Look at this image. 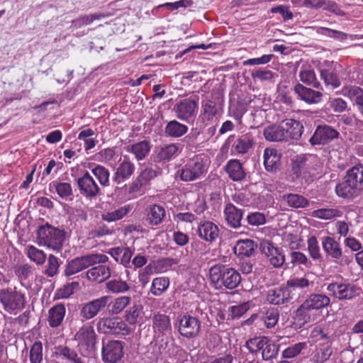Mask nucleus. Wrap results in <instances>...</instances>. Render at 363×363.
Wrapping results in <instances>:
<instances>
[{
  "instance_id": "nucleus-49",
  "label": "nucleus",
  "mask_w": 363,
  "mask_h": 363,
  "mask_svg": "<svg viewBox=\"0 0 363 363\" xmlns=\"http://www.w3.org/2000/svg\"><path fill=\"white\" fill-rule=\"evenodd\" d=\"M269 342V339L264 336L255 337L249 339L245 346L252 354H256L259 350H262L267 342Z\"/></svg>"
},
{
  "instance_id": "nucleus-33",
  "label": "nucleus",
  "mask_w": 363,
  "mask_h": 363,
  "mask_svg": "<svg viewBox=\"0 0 363 363\" xmlns=\"http://www.w3.org/2000/svg\"><path fill=\"white\" fill-rule=\"evenodd\" d=\"M197 232L202 239L212 242L218 238L219 229L213 223L206 221L199 225Z\"/></svg>"
},
{
  "instance_id": "nucleus-9",
  "label": "nucleus",
  "mask_w": 363,
  "mask_h": 363,
  "mask_svg": "<svg viewBox=\"0 0 363 363\" xmlns=\"http://www.w3.org/2000/svg\"><path fill=\"white\" fill-rule=\"evenodd\" d=\"M79 194L84 198L91 200L101 194V189L90 173L84 171L76 179Z\"/></svg>"
},
{
  "instance_id": "nucleus-43",
  "label": "nucleus",
  "mask_w": 363,
  "mask_h": 363,
  "mask_svg": "<svg viewBox=\"0 0 363 363\" xmlns=\"http://www.w3.org/2000/svg\"><path fill=\"white\" fill-rule=\"evenodd\" d=\"M152 324L154 329L157 330L160 333L170 332L172 330L170 318L165 314H155L152 318Z\"/></svg>"
},
{
  "instance_id": "nucleus-47",
  "label": "nucleus",
  "mask_w": 363,
  "mask_h": 363,
  "mask_svg": "<svg viewBox=\"0 0 363 363\" xmlns=\"http://www.w3.org/2000/svg\"><path fill=\"white\" fill-rule=\"evenodd\" d=\"M160 173L161 172L157 166H147L141 170L138 177L147 187L150 182L160 174Z\"/></svg>"
},
{
  "instance_id": "nucleus-54",
  "label": "nucleus",
  "mask_w": 363,
  "mask_h": 363,
  "mask_svg": "<svg viewBox=\"0 0 363 363\" xmlns=\"http://www.w3.org/2000/svg\"><path fill=\"white\" fill-rule=\"evenodd\" d=\"M352 182L363 192V164L353 166L346 171Z\"/></svg>"
},
{
  "instance_id": "nucleus-26",
  "label": "nucleus",
  "mask_w": 363,
  "mask_h": 363,
  "mask_svg": "<svg viewBox=\"0 0 363 363\" xmlns=\"http://www.w3.org/2000/svg\"><path fill=\"white\" fill-rule=\"evenodd\" d=\"M86 276L89 281L101 284L111 277V269L108 266L99 264V265L89 269L86 272Z\"/></svg>"
},
{
  "instance_id": "nucleus-42",
  "label": "nucleus",
  "mask_w": 363,
  "mask_h": 363,
  "mask_svg": "<svg viewBox=\"0 0 363 363\" xmlns=\"http://www.w3.org/2000/svg\"><path fill=\"white\" fill-rule=\"evenodd\" d=\"M187 131L188 127L176 120L168 122L164 128L165 134L172 138L181 137Z\"/></svg>"
},
{
  "instance_id": "nucleus-38",
  "label": "nucleus",
  "mask_w": 363,
  "mask_h": 363,
  "mask_svg": "<svg viewBox=\"0 0 363 363\" xmlns=\"http://www.w3.org/2000/svg\"><path fill=\"white\" fill-rule=\"evenodd\" d=\"M50 186L55 189L57 195L61 199L67 201H72L74 199V193L71 184L54 181L50 183Z\"/></svg>"
},
{
  "instance_id": "nucleus-18",
  "label": "nucleus",
  "mask_w": 363,
  "mask_h": 363,
  "mask_svg": "<svg viewBox=\"0 0 363 363\" xmlns=\"http://www.w3.org/2000/svg\"><path fill=\"white\" fill-rule=\"evenodd\" d=\"M327 290L340 300L351 299L357 295L356 286L349 283H331Z\"/></svg>"
},
{
  "instance_id": "nucleus-34",
  "label": "nucleus",
  "mask_w": 363,
  "mask_h": 363,
  "mask_svg": "<svg viewBox=\"0 0 363 363\" xmlns=\"http://www.w3.org/2000/svg\"><path fill=\"white\" fill-rule=\"evenodd\" d=\"M316 160V157L312 155H298L292 163V172L296 177L301 176L304 170L310 168V164Z\"/></svg>"
},
{
  "instance_id": "nucleus-55",
  "label": "nucleus",
  "mask_w": 363,
  "mask_h": 363,
  "mask_svg": "<svg viewBox=\"0 0 363 363\" xmlns=\"http://www.w3.org/2000/svg\"><path fill=\"white\" fill-rule=\"evenodd\" d=\"M179 147L175 144H170L162 147L157 153L159 161H169L178 154Z\"/></svg>"
},
{
  "instance_id": "nucleus-45",
  "label": "nucleus",
  "mask_w": 363,
  "mask_h": 363,
  "mask_svg": "<svg viewBox=\"0 0 363 363\" xmlns=\"http://www.w3.org/2000/svg\"><path fill=\"white\" fill-rule=\"evenodd\" d=\"M299 77L300 80L307 85L316 89L320 87V83L317 80L314 70L309 67H302L299 72Z\"/></svg>"
},
{
  "instance_id": "nucleus-13",
  "label": "nucleus",
  "mask_w": 363,
  "mask_h": 363,
  "mask_svg": "<svg viewBox=\"0 0 363 363\" xmlns=\"http://www.w3.org/2000/svg\"><path fill=\"white\" fill-rule=\"evenodd\" d=\"M335 191L338 197L347 200H352L357 198L362 193L347 172L342 181L336 184Z\"/></svg>"
},
{
  "instance_id": "nucleus-2",
  "label": "nucleus",
  "mask_w": 363,
  "mask_h": 363,
  "mask_svg": "<svg viewBox=\"0 0 363 363\" xmlns=\"http://www.w3.org/2000/svg\"><path fill=\"white\" fill-rule=\"evenodd\" d=\"M211 281L220 287L225 286L228 289H235L241 281L240 273L233 267L223 264H216L209 269Z\"/></svg>"
},
{
  "instance_id": "nucleus-51",
  "label": "nucleus",
  "mask_w": 363,
  "mask_h": 363,
  "mask_svg": "<svg viewBox=\"0 0 363 363\" xmlns=\"http://www.w3.org/2000/svg\"><path fill=\"white\" fill-rule=\"evenodd\" d=\"M62 262L52 254L49 255L48 257V262L46 269L44 271V274L48 277H53L57 275L59 272V267Z\"/></svg>"
},
{
  "instance_id": "nucleus-17",
  "label": "nucleus",
  "mask_w": 363,
  "mask_h": 363,
  "mask_svg": "<svg viewBox=\"0 0 363 363\" xmlns=\"http://www.w3.org/2000/svg\"><path fill=\"white\" fill-rule=\"evenodd\" d=\"M223 214L226 223L230 228L234 229L242 227L247 228L245 220H243L244 210L228 203L225 206Z\"/></svg>"
},
{
  "instance_id": "nucleus-48",
  "label": "nucleus",
  "mask_w": 363,
  "mask_h": 363,
  "mask_svg": "<svg viewBox=\"0 0 363 363\" xmlns=\"http://www.w3.org/2000/svg\"><path fill=\"white\" fill-rule=\"evenodd\" d=\"M312 310L303 302L295 311V320L300 326L309 323L313 320L311 311Z\"/></svg>"
},
{
  "instance_id": "nucleus-40",
  "label": "nucleus",
  "mask_w": 363,
  "mask_h": 363,
  "mask_svg": "<svg viewBox=\"0 0 363 363\" xmlns=\"http://www.w3.org/2000/svg\"><path fill=\"white\" fill-rule=\"evenodd\" d=\"M151 146L147 140H143L127 147V151L133 153L137 160H142L149 154Z\"/></svg>"
},
{
  "instance_id": "nucleus-19",
  "label": "nucleus",
  "mask_w": 363,
  "mask_h": 363,
  "mask_svg": "<svg viewBox=\"0 0 363 363\" xmlns=\"http://www.w3.org/2000/svg\"><path fill=\"white\" fill-rule=\"evenodd\" d=\"M232 144L233 150L237 154H245L252 147L254 138L250 133L243 134L235 138L234 135H230L227 140V144Z\"/></svg>"
},
{
  "instance_id": "nucleus-3",
  "label": "nucleus",
  "mask_w": 363,
  "mask_h": 363,
  "mask_svg": "<svg viewBox=\"0 0 363 363\" xmlns=\"http://www.w3.org/2000/svg\"><path fill=\"white\" fill-rule=\"evenodd\" d=\"M0 303L6 312L11 315H17L26 306V296L16 288L1 289Z\"/></svg>"
},
{
  "instance_id": "nucleus-15",
  "label": "nucleus",
  "mask_w": 363,
  "mask_h": 363,
  "mask_svg": "<svg viewBox=\"0 0 363 363\" xmlns=\"http://www.w3.org/2000/svg\"><path fill=\"white\" fill-rule=\"evenodd\" d=\"M339 136V132L333 127L328 125H318L309 142L312 145H325Z\"/></svg>"
},
{
  "instance_id": "nucleus-8",
  "label": "nucleus",
  "mask_w": 363,
  "mask_h": 363,
  "mask_svg": "<svg viewBox=\"0 0 363 363\" xmlns=\"http://www.w3.org/2000/svg\"><path fill=\"white\" fill-rule=\"evenodd\" d=\"M198 102V96L186 98L178 101L174 105L172 111L179 120L190 122L195 118Z\"/></svg>"
},
{
  "instance_id": "nucleus-62",
  "label": "nucleus",
  "mask_w": 363,
  "mask_h": 363,
  "mask_svg": "<svg viewBox=\"0 0 363 363\" xmlns=\"http://www.w3.org/2000/svg\"><path fill=\"white\" fill-rule=\"evenodd\" d=\"M279 352V345H275L274 343L271 342L269 340L267 342V345H264L262 352V359L264 361L271 360L273 358H275Z\"/></svg>"
},
{
  "instance_id": "nucleus-25",
  "label": "nucleus",
  "mask_w": 363,
  "mask_h": 363,
  "mask_svg": "<svg viewBox=\"0 0 363 363\" xmlns=\"http://www.w3.org/2000/svg\"><path fill=\"white\" fill-rule=\"evenodd\" d=\"M342 93L350 99L363 118V89L357 86H345L342 88Z\"/></svg>"
},
{
  "instance_id": "nucleus-63",
  "label": "nucleus",
  "mask_w": 363,
  "mask_h": 363,
  "mask_svg": "<svg viewBox=\"0 0 363 363\" xmlns=\"http://www.w3.org/2000/svg\"><path fill=\"white\" fill-rule=\"evenodd\" d=\"M130 302L129 296H123L116 298L112 303L111 312L113 314L120 313Z\"/></svg>"
},
{
  "instance_id": "nucleus-1",
  "label": "nucleus",
  "mask_w": 363,
  "mask_h": 363,
  "mask_svg": "<svg viewBox=\"0 0 363 363\" xmlns=\"http://www.w3.org/2000/svg\"><path fill=\"white\" fill-rule=\"evenodd\" d=\"M65 235L66 233L64 230L54 227L48 223L40 225L37 230L38 245L57 252L62 248Z\"/></svg>"
},
{
  "instance_id": "nucleus-56",
  "label": "nucleus",
  "mask_w": 363,
  "mask_h": 363,
  "mask_svg": "<svg viewBox=\"0 0 363 363\" xmlns=\"http://www.w3.org/2000/svg\"><path fill=\"white\" fill-rule=\"evenodd\" d=\"M28 257L38 265H43L47 258L46 254L41 250H39L33 245H29L27 247Z\"/></svg>"
},
{
  "instance_id": "nucleus-27",
  "label": "nucleus",
  "mask_w": 363,
  "mask_h": 363,
  "mask_svg": "<svg viewBox=\"0 0 363 363\" xmlns=\"http://www.w3.org/2000/svg\"><path fill=\"white\" fill-rule=\"evenodd\" d=\"M264 165L267 172H276L280 167L281 155L277 150L267 147L264 151Z\"/></svg>"
},
{
  "instance_id": "nucleus-57",
  "label": "nucleus",
  "mask_w": 363,
  "mask_h": 363,
  "mask_svg": "<svg viewBox=\"0 0 363 363\" xmlns=\"http://www.w3.org/2000/svg\"><path fill=\"white\" fill-rule=\"evenodd\" d=\"M147 186L137 177L132 182L127 186V192L133 197H137L145 194Z\"/></svg>"
},
{
  "instance_id": "nucleus-52",
  "label": "nucleus",
  "mask_w": 363,
  "mask_h": 363,
  "mask_svg": "<svg viewBox=\"0 0 363 363\" xmlns=\"http://www.w3.org/2000/svg\"><path fill=\"white\" fill-rule=\"evenodd\" d=\"M143 307L140 304H135L125 311V320L130 325H135L142 318Z\"/></svg>"
},
{
  "instance_id": "nucleus-22",
  "label": "nucleus",
  "mask_w": 363,
  "mask_h": 363,
  "mask_svg": "<svg viewBox=\"0 0 363 363\" xmlns=\"http://www.w3.org/2000/svg\"><path fill=\"white\" fill-rule=\"evenodd\" d=\"M145 220L148 225L157 226L165 219L166 211L162 206L150 204L145 208Z\"/></svg>"
},
{
  "instance_id": "nucleus-46",
  "label": "nucleus",
  "mask_w": 363,
  "mask_h": 363,
  "mask_svg": "<svg viewBox=\"0 0 363 363\" xmlns=\"http://www.w3.org/2000/svg\"><path fill=\"white\" fill-rule=\"evenodd\" d=\"M91 172L101 186L106 187L110 185V172L107 168L102 165L96 164L91 169Z\"/></svg>"
},
{
  "instance_id": "nucleus-39",
  "label": "nucleus",
  "mask_w": 363,
  "mask_h": 363,
  "mask_svg": "<svg viewBox=\"0 0 363 363\" xmlns=\"http://www.w3.org/2000/svg\"><path fill=\"white\" fill-rule=\"evenodd\" d=\"M106 289L112 294H123L130 289L129 284L120 277L113 275L112 279L105 284Z\"/></svg>"
},
{
  "instance_id": "nucleus-5",
  "label": "nucleus",
  "mask_w": 363,
  "mask_h": 363,
  "mask_svg": "<svg viewBox=\"0 0 363 363\" xmlns=\"http://www.w3.org/2000/svg\"><path fill=\"white\" fill-rule=\"evenodd\" d=\"M175 327L180 335L187 339H193L200 333L201 323L196 316L184 314L177 317Z\"/></svg>"
},
{
  "instance_id": "nucleus-12",
  "label": "nucleus",
  "mask_w": 363,
  "mask_h": 363,
  "mask_svg": "<svg viewBox=\"0 0 363 363\" xmlns=\"http://www.w3.org/2000/svg\"><path fill=\"white\" fill-rule=\"evenodd\" d=\"M262 254L264 255L269 263L276 268L281 267L285 262V256L281 248H279L269 240H262L259 245Z\"/></svg>"
},
{
  "instance_id": "nucleus-28",
  "label": "nucleus",
  "mask_w": 363,
  "mask_h": 363,
  "mask_svg": "<svg viewBox=\"0 0 363 363\" xmlns=\"http://www.w3.org/2000/svg\"><path fill=\"white\" fill-rule=\"evenodd\" d=\"M283 123L286 140L290 139L298 140L301 138L303 131V126L299 121L294 119H286L283 121Z\"/></svg>"
},
{
  "instance_id": "nucleus-16",
  "label": "nucleus",
  "mask_w": 363,
  "mask_h": 363,
  "mask_svg": "<svg viewBox=\"0 0 363 363\" xmlns=\"http://www.w3.org/2000/svg\"><path fill=\"white\" fill-rule=\"evenodd\" d=\"M292 299V291L286 286L271 288L266 292V300L272 305L287 304Z\"/></svg>"
},
{
  "instance_id": "nucleus-32",
  "label": "nucleus",
  "mask_w": 363,
  "mask_h": 363,
  "mask_svg": "<svg viewBox=\"0 0 363 363\" xmlns=\"http://www.w3.org/2000/svg\"><path fill=\"white\" fill-rule=\"evenodd\" d=\"M323 249L325 254L336 262L342 257V250L339 242L333 238L327 236L322 240Z\"/></svg>"
},
{
  "instance_id": "nucleus-50",
  "label": "nucleus",
  "mask_w": 363,
  "mask_h": 363,
  "mask_svg": "<svg viewBox=\"0 0 363 363\" xmlns=\"http://www.w3.org/2000/svg\"><path fill=\"white\" fill-rule=\"evenodd\" d=\"M201 108L203 119L206 121L212 120L217 115L218 111L216 103L209 99L202 102Z\"/></svg>"
},
{
  "instance_id": "nucleus-7",
  "label": "nucleus",
  "mask_w": 363,
  "mask_h": 363,
  "mask_svg": "<svg viewBox=\"0 0 363 363\" xmlns=\"http://www.w3.org/2000/svg\"><path fill=\"white\" fill-rule=\"evenodd\" d=\"M74 339L77 342L79 350H83L92 356L94 354L96 335L93 326L90 325H83L76 333Z\"/></svg>"
},
{
  "instance_id": "nucleus-53",
  "label": "nucleus",
  "mask_w": 363,
  "mask_h": 363,
  "mask_svg": "<svg viewBox=\"0 0 363 363\" xmlns=\"http://www.w3.org/2000/svg\"><path fill=\"white\" fill-rule=\"evenodd\" d=\"M169 279L167 277H157L152 280L151 293L157 296L162 295L168 288Z\"/></svg>"
},
{
  "instance_id": "nucleus-21",
  "label": "nucleus",
  "mask_w": 363,
  "mask_h": 363,
  "mask_svg": "<svg viewBox=\"0 0 363 363\" xmlns=\"http://www.w3.org/2000/svg\"><path fill=\"white\" fill-rule=\"evenodd\" d=\"M135 165L128 156H124L123 160L118 164L113 177V181L121 184L128 180L135 172Z\"/></svg>"
},
{
  "instance_id": "nucleus-59",
  "label": "nucleus",
  "mask_w": 363,
  "mask_h": 363,
  "mask_svg": "<svg viewBox=\"0 0 363 363\" xmlns=\"http://www.w3.org/2000/svg\"><path fill=\"white\" fill-rule=\"evenodd\" d=\"M316 33L340 40H345L347 38V34L345 33L325 27L316 28Z\"/></svg>"
},
{
  "instance_id": "nucleus-24",
  "label": "nucleus",
  "mask_w": 363,
  "mask_h": 363,
  "mask_svg": "<svg viewBox=\"0 0 363 363\" xmlns=\"http://www.w3.org/2000/svg\"><path fill=\"white\" fill-rule=\"evenodd\" d=\"M294 91L300 100L309 104H318L322 100L323 94L320 91L306 87L300 83L294 86Z\"/></svg>"
},
{
  "instance_id": "nucleus-58",
  "label": "nucleus",
  "mask_w": 363,
  "mask_h": 363,
  "mask_svg": "<svg viewBox=\"0 0 363 363\" xmlns=\"http://www.w3.org/2000/svg\"><path fill=\"white\" fill-rule=\"evenodd\" d=\"M130 210L129 206H122L113 211L103 214L101 218L107 222H113L123 218Z\"/></svg>"
},
{
  "instance_id": "nucleus-60",
  "label": "nucleus",
  "mask_w": 363,
  "mask_h": 363,
  "mask_svg": "<svg viewBox=\"0 0 363 363\" xmlns=\"http://www.w3.org/2000/svg\"><path fill=\"white\" fill-rule=\"evenodd\" d=\"M308 250L311 257L313 260L322 259V255L320 252V247L317 238L315 236H311L307 240Z\"/></svg>"
},
{
  "instance_id": "nucleus-36",
  "label": "nucleus",
  "mask_w": 363,
  "mask_h": 363,
  "mask_svg": "<svg viewBox=\"0 0 363 363\" xmlns=\"http://www.w3.org/2000/svg\"><path fill=\"white\" fill-rule=\"evenodd\" d=\"M108 254L117 262H119L124 267H128L130 264L133 251L129 247H117L110 249Z\"/></svg>"
},
{
  "instance_id": "nucleus-30",
  "label": "nucleus",
  "mask_w": 363,
  "mask_h": 363,
  "mask_svg": "<svg viewBox=\"0 0 363 363\" xmlns=\"http://www.w3.org/2000/svg\"><path fill=\"white\" fill-rule=\"evenodd\" d=\"M66 308L64 304L57 303L48 311V322L51 328L60 326L65 318Z\"/></svg>"
},
{
  "instance_id": "nucleus-10",
  "label": "nucleus",
  "mask_w": 363,
  "mask_h": 363,
  "mask_svg": "<svg viewBox=\"0 0 363 363\" xmlns=\"http://www.w3.org/2000/svg\"><path fill=\"white\" fill-rule=\"evenodd\" d=\"M206 172L203 158L195 157L179 171V178L184 182H191L199 179Z\"/></svg>"
},
{
  "instance_id": "nucleus-44",
  "label": "nucleus",
  "mask_w": 363,
  "mask_h": 363,
  "mask_svg": "<svg viewBox=\"0 0 363 363\" xmlns=\"http://www.w3.org/2000/svg\"><path fill=\"white\" fill-rule=\"evenodd\" d=\"M282 199L287 203L289 206L294 208H306L309 205V201L306 198L297 194H284Z\"/></svg>"
},
{
  "instance_id": "nucleus-14",
  "label": "nucleus",
  "mask_w": 363,
  "mask_h": 363,
  "mask_svg": "<svg viewBox=\"0 0 363 363\" xmlns=\"http://www.w3.org/2000/svg\"><path fill=\"white\" fill-rule=\"evenodd\" d=\"M110 298L108 296H103L83 304L79 311L80 316L86 320L94 318L106 308Z\"/></svg>"
},
{
  "instance_id": "nucleus-35",
  "label": "nucleus",
  "mask_w": 363,
  "mask_h": 363,
  "mask_svg": "<svg viewBox=\"0 0 363 363\" xmlns=\"http://www.w3.org/2000/svg\"><path fill=\"white\" fill-rule=\"evenodd\" d=\"M267 140L279 142L285 141L284 127L283 121L279 124H273L266 127L263 133Z\"/></svg>"
},
{
  "instance_id": "nucleus-41",
  "label": "nucleus",
  "mask_w": 363,
  "mask_h": 363,
  "mask_svg": "<svg viewBox=\"0 0 363 363\" xmlns=\"http://www.w3.org/2000/svg\"><path fill=\"white\" fill-rule=\"evenodd\" d=\"M333 354V348L330 344H323L317 348L312 354L311 362L313 363H325L328 361Z\"/></svg>"
},
{
  "instance_id": "nucleus-11",
  "label": "nucleus",
  "mask_w": 363,
  "mask_h": 363,
  "mask_svg": "<svg viewBox=\"0 0 363 363\" xmlns=\"http://www.w3.org/2000/svg\"><path fill=\"white\" fill-rule=\"evenodd\" d=\"M125 342L121 340H103L101 348L102 360L106 363H116L124 354Z\"/></svg>"
},
{
  "instance_id": "nucleus-4",
  "label": "nucleus",
  "mask_w": 363,
  "mask_h": 363,
  "mask_svg": "<svg viewBox=\"0 0 363 363\" xmlns=\"http://www.w3.org/2000/svg\"><path fill=\"white\" fill-rule=\"evenodd\" d=\"M108 257L104 254H89L67 261L64 271L65 277L72 276L96 264H105Z\"/></svg>"
},
{
  "instance_id": "nucleus-20",
  "label": "nucleus",
  "mask_w": 363,
  "mask_h": 363,
  "mask_svg": "<svg viewBox=\"0 0 363 363\" xmlns=\"http://www.w3.org/2000/svg\"><path fill=\"white\" fill-rule=\"evenodd\" d=\"M320 77L326 85L337 88L340 85L336 65L333 62L325 61L320 67Z\"/></svg>"
},
{
  "instance_id": "nucleus-37",
  "label": "nucleus",
  "mask_w": 363,
  "mask_h": 363,
  "mask_svg": "<svg viewBox=\"0 0 363 363\" xmlns=\"http://www.w3.org/2000/svg\"><path fill=\"white\" fill-rule=\"evenodd\" d=\"M303 302L312 311L320 310L330 304V298L323 294H311Z\"/></svg>"
},
{
  "instance_id": "nucleus-61",
  "label": "nucleus",
  "mask_w": 363,
  "mask_h": 363,
  "mask_svg": "<svg viewBox=\"0 0 363 363\" xmlns=\"http://www.w3.org/2000/svg\"><path fill=\"white\" fill-rule=\"evenodd\" d=\"M30 360L31 363H41L43 361V344L36 341L30 350Z\"/></svg>"
},
{
  "instance_id": "nucleus-6",
  "label": "nucleus",
  "mask_w": 363,
  "mask_h": 363,
  "mask_svg": "<svg viewBox=\"0 0 363 363\" xmlns=\"http://www.w3.org/2000/svg\"><path fill=\"white\" fill-rule=\"evenodd\" d=\"M99 333L113 335H126L130 333L131 329L127 324L118 317L101 318L96 325Z\"/></svg>"
},
{
  "instance_id": "nucleus-64",
  "label": "nucleus",
  "mask_w": 363,
  "mask_h": 363,
  "mask_svg": "<svg viewBox=\"0 0 363 363\" xmlns=\"http://www.w3.org/2000/svg\"><path fill=\"white\" fill-rule=\"evenodd\" d=\"M247 226L248 225L252 226H259L266 223V218L264 213L260 212L250 213L246 219H245Z\"/></svg>"
},
{
  "instance_id": "nucleus-23",
  "label": "nucleus",
  "mask_w": 363,
  "mask_h": 363,
  "mask_svg": "<svg viewBox=\"0 0 363 363\" xmlns=\"http://www.w3.org/2000/svg\"><path fill=\"white\" fill-rule=\"evenodd\" d=\"M57 353L64 359L69 360L72 363H89L92 355L79 350L78 353L76 350L69 348L67 346H59Z\"/></svg>"
},
{
  "instance_id": "nucleus-29",
  "label": "nucleus",
  "mask_w": 363,
  "mask_h": 363,
  "mask_svg": "<svg viewBox=\"0 0 363 363\" xmlns=\"http://www.w3.org/2000/svg\"><path fill=\"white\" fill-rule=\"evenodd\" d=\"M257 246V244L252 240H239L237 241L233 251L240 258L250 257L255 254Z\"/></svg>"
},
{
  "instance_id": "nucleus-31",
  "label": "nucleus",
  "mask_w": 363,
  "mask_h": 363,
  "mask_svg": "<svg viewBox=\"0 0 363 363\" xmlns=\"http://www.w3.org/2000/svg\"><path fill=\"white\" fill-rule=\"evenodd\" d=\"M228 177L235 182L243 180L246 177L242 164L238 160H229L224 167Z\"/></svg>"
}]
</instances>
